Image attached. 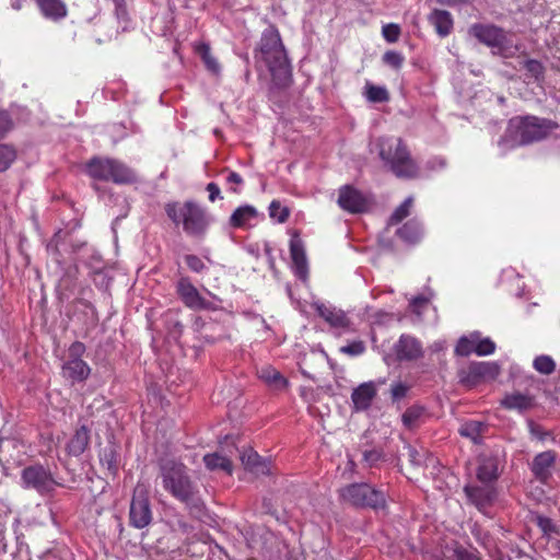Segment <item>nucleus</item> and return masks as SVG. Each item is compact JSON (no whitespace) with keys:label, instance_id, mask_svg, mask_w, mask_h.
Segmentation results:
<instances>
[{"label":"nucleus","instance_id":"nucleus-1","mask_svg":"<svg viewBox=\"0 0 560 560\" xmlns=\"http://www.w3.org/2000/svg\"><path fill=\"white\" fill-rule=\"evenodd\" d=\"M158 465V477L163 490L171 498L184 504L189 515L201 518L206 512V504L200 486L192 476L191 469L176 458H161Z\"/></svg>","mask_w":560,"mask_h":560},{"label":"nucleus","instance_id":"nucleus-2","mask_svg":"<svg viewBox=\"0 0 560 560\" xmlns=\"http://www.w3.org/2000/svg\"><path fill=\"white\" fill-rule=\"evenodd\" d=\"M164 210L174 225L182 226L184 233L191 237H205L213 221L206 208L194 200L168 202Z\"/></svg>","mask_w":560,"mask_h":560},{"label":"nucleus","instance_id":"nucleus-3","mask_svg":"<svg viewBox=\"0 0 560 560\" xmlns=\"http://www.w3.org/2000/svg\"><path fill=\"white\" fill-rule=\"evenodd\" d=\"M255 57L269 69L273 80L285 84L290 79V66L278 30L269 25L262 33Z\"/></svg>","mask_w":560,"mask_h":560},{"label":"nucleus","instance_id":"nucleus-4","mask_svg":"<svg viewBox=\"0 0 560 560\" xmlns=\"http://www.w3.org/2000/svg\"><path fill=\"white\" fill-rule=\"evenodd\" d=\"M378 155L397 177L413 178L419 167L400 138L382 137L377 140Z\"/></svg>","mask_w":560,"mask_h":560},{"label":"nucleus","instance_id":"nucleus-5","mask_svg":"<svg viewBox=\"0 0 560 560\" xmlns=\"http://www.w3.org/2000/svg\"><path fill=\"white\" fill-rule=\"evenodd\" d=\"M556 126L536 116L514 117L509 121L508 135L515 144L524 145L545 139Z\"/></svg>","mask_w":560,"mask_h":560},{"label":"nucleus","instance_id":"nucleus-6","mask_svg":"<svg viewBox=\"0 0 560 560\" xmlns=\"http://www.w3.org/2000/svg\"><path fill=\"white\" fill-rule=\"evenodd\" d=\"M469 33L480 43L491 48L493 55L502 58H512L518 50L508 33L493 24H474Z\"/></svg>","mask_w":560,"mask_h":560},{"label":"nucleus","instance_id":"nucleus-7","mask_svg":"<svg viewBox=\"0 0 560 560\" xmlns=\"http://www.w3.org/2000/svg\"><path fill=\"white\" fill-rule=\"evenodd\" d=\"M88 174L98 180L113 182L118 185L137 180L136 173L124 163L109 158H92L86 163Z\"/></svg>","mask_w":560,"mask_h":560},{"label":"nucleus","instance_id":"nucleus-8","mask_svg":"<svg viewBox=\"0 0 560 560\" xmlns=\"http://www.w3.org/2000/svg\"><path fill=\"white\" fill-rule=\"evenodd\" d=\"M341 497L355 506H369L376 510L385 508L386 504L384 492L369 483H352L342 489Z\"/></svg>","mask_w":560,"mask_h":560},{"label":"nucleus","instance_id":"nucleus-9","mask_svg":"<svg viewBox=\"0 0 560 560\" xmlns=\"http://www.w3.org/2000/svg\"><path fill=\"white\" fill-rule=\"evenodd\" d=\"M21 480L23 488L36 490L42 495L50 494L59 486L50 471L42 465L25 467Z\"/></svg>","mask_w":560,"mask_h":560},{"label":"nucleus","instance_id":"nucleus-10","mask_svg":"<svg viewBox=\"0 0 560 560\" xmlns=\"http://www.w3.org/2000/svg\"><path fill=\"white\" fill-rule=\"evenodd\" d=\"M500 374V366L495 362H471L458 371L459 383L468 388L494 380Z\"/></svg>","mask_w":560,"mask_h":560},{"label":"nucleus","instance_id":"nucleus-11","mask_svg":"<svg viewBox=\"0 0 560 560\" xmlns=\"http://www.w3.org/2000/svg\"><path fill=\"white\" fill-rule=\"evenodd\" d=\"M129 522L135 528L141 529L152 522V510L148 491L143 486L135 488L129 510Z\"/></svg>","mask_w":560,"mask_h":560},{"label":"nucleus","instance_id":"nucleus-12","mask_svg":"<svg viewBox=\"0 0 560 560\" xmlns=\"http://www.w3.org/2000/svg\"><path fill=\"white\" fill-rule=\"evenodd\" d=\"M338 206L349 213H363L369 210V196L351 185L341 186L338 190Z\"/></svg>","mask_w":560,"mask_h":560},{"label":"nucleus","instance_id":"nucleus-13","mask_svg":"<svg viewBox=\"0 0 560 560\" xmlns=\"http://www.w3.org/2000/svg\"><path fill=\"white\" fill-rule=\"evenodd\" d=\"M313 307L338 336L353 330L350 318L342 310L322 302H315Z\"/></svg>","mask_w":560,"mask_h":560},{"label":"nucleus","instance_id":"nucleus-14","mask_svg":"<svg viewBox=\"0 0 560 560\" xmlns=\"http://www.w3.org/2000/svg\"><path fill=\"white\" fill-rule=\"evenodd\" d=\"M176 292L185 306L190 310H214L212 303L200 295L188 277H182L177 281Z\"/></svg>","mask_w":560,"mask_h":560},{"label":"nucleus","instance_id":"nucleus-15","mask_svg":"<svg viewBox=\"0 0 560 560\" xmlns=\"http://www.w3.org/2000/svg\"><path fill=\"white\" fill-rule=\"evenodd\" d=\"M464 491L469 501L485 514L498 497L495 485L490 483L467 485Z\"/></svg>","mask_w":560,"mask_h":560},{"label":"nucleus","instance_id":"nucleus-16","mask_svg":"<svg viewBox=\"0 0 560 560\" xmlns=\"http://www.w3.org/2000/svg\"><path fill=\"white\" fill-rule=\"evenodd\" d=\"M396 359L402 361H415L423 355L421 342L413 336L404 334L394 345Z\"/></svg>","mask_w":560,"mask_h":560},{"label":"nucleus","instance_id":"nucleus-17","mask_svg":"<svg viewBox=\"0 0 560 560\" xmlns=\"http://www.w3.org/2000/svg\"><path fill=\"white\" fill-rule=\"evenodd\" d=\"M290 255L294 267L295 275L305 280L307 277V258L305 254L304 243L300 235L295 232L290 240Z\"/></svg>","mask_w":560,"mask_h":560},{"label":"nucleus","instance_id":"nucleus-18","mask_svg":"<svg viewBox=\"0 0 560 560\" xmlns=\"http://www.w3.org/2000/svg\"><path fill=\"white\" fill-rule=\"evenodd\" d=\"M240 458L245 469L256 476L268 475L270 472V460L262 458L253 448L242 451Z\"/></svg>","mask_w":560,"mask_h":560},{"label":"nucleus","instance_id":"nucleus-19","mask_svg":"<svg viewBox=\"0 0 560 560\" xmlns=\"http://www.w3.org/2000/svg\"><path fill=\"white\" fill-rule=\"evenodd\" d=\"M91 373L89 364L81 358L68 359L62 364V375L71 383L84 382Z\"/></svg>","mask_w":560,"mask_h":560},{"label":"nucleus","instance_id":"nucleus-20","mask_svg":"<svg viewBox=\"0 0 560 560\" xmlns=\"http://www.w3.org/2000/svg\"><path fill=\"white\" fill-rule=\"evenodd\" d=\"M375 396L376 388L372 382L361 384L351 394L353 408L357 411L366 410L371 406Z\"/></svg>","mask_w":560,"mask_h":560},{"label":"nucleus","instance_id":"nucleus-21","mask_svg":"<svg viewBox=\"0 0 560 560\" xmlns=\"http://www.w3.org/2000/svg\"><path fill=\"white\" fill-rule=\"evenodd\" d=\"M501 405L509 410H517L524 412L533 409L536 406L535 397L529 394L520 392L506 394L501 401Z\"/></svg>","mask_w":560,"mask_h":560},{"label":"nucleus","instance_id":"nucleus-22","mask_svg":"<svg viewBox=\"0 0 560 560\" xmlns=\"http://www.w3.org/2000/svg\"><path fill=\"white\" fill-rule=\"evenodd\" d=\"M499 478V462L495 457H483L477 469V479L480 483L494 485Z\"/></svg>","mask_w":560,"mask_h":560},{"label":"nucleus","instance_id":"nucleus-23","mask_svg":"<svg viewBox=\"0 0 560 560\" xmlns=\"http://www.w3.org/2000/svg\"><path fill=\"white\" fill-rule=\"evenodd\" d=\"M556 455L552 451H546L537 454L532 463V471L539 480H546L550 475V468L553 466Z\"/></svg>","mask_w":560,"mask_h":560},{"label":"nucleus","instance_id":"nucleus-24","mask_svg":"<svg viewBox=\"0 0 560 560\" xmlns=\"http://www.w3.org/2000/svg\"><path fill=\"white\" fill-rule=\"evenodd\" d=\"M429 22L441 37L447 36L453 28L452 15L445 10H433L429 15Z\"/></svg>","mask_w":560,"mask_h":560},{"label":"nucleus","instance_id":"nucleus-25","mask_svg":"<svg viewBox=\"0 0 560 560\" xmlns=\"http://www.w3.org/2000/svg\"><path fill=\"white\" fill-rule=\"evenodd\" d=\"M396 234L406 243L415 244L423 236V226L418 219H411L396 231Z\"/></svg>","mask_w":560,"mask_h":560},{"label":"nucleus","instance_id":"nucleus-26","mask_svg":"<svg viewBox=\"0 0 560 560\" xmlns=\"http://www.w3.org/2000/svg\"><path fill=\"white\" fill-rule=\"evenodd\" d=\"M488 425L482 421L469 420L464 422L458 432L462 436L471 440L475 444L482 443V436L487 432Z\"/></svg>","mask_w":560,"mask_h":560},{"label":"nucleus","instance_id":"nucleus-27","mask_svg":"<svg viewBox=\"0 0 560 560\" xmlns=\"http://www.w3.org/2000/svg\"><path fill=\"white\" fill-rule=\"evenodd\" d=\"M258 215V211L255 207L244 205L234 210L231 214L229 223L232 228H246L247 224Z\"/></svg>","mask_w":560,"mask_h":560},{"label":"nucleus","instance_id":"nucleus-28","mask_svg":"<svg viewBox=\"0 0 560 560\" xmlns=\"http://www.w3.org/2000/svg\"><path fill=\"white\" fill-rule=\"evenodd\" d=\"M43 15L50 20H59L67 15L66 4L61 0H36Z\"/></svg>","mask_w":560,"mask_h":560},{"label":"nucleus","instance_id":"nucleus-29","mask_svg":"<svg viewBox=\"0 0 560 560\" xmlns=\"http://www.w3.org/2000/svg\"><path fill=\"white\" fill-rule=\"evenodd\" d=\"M90 442V433L86 427L79 428L68 443V452L73 456L81 455L88 447Z\"/></svg>","mask_w":560,"mask_h":560},{"label":"nucleus","instance_id":"nucleus-30","mask_svg":"<svg viewBox=\"0 0 560 560\" xmlns=\"http://www.w3.org/2000/svg\"><path fill=\"white\" fill-rule=\"evenodd\" d=\"M259 378L275 389H282L287 386V380L279 371L271 366H264L258 371Z\"/></svg>","mask_w":560,"mask_h":560},{"label":"nucleus","instance_id":"nucleus-31","mask_svg":"<svg viewBox=\"0 0 560 560\" xmlns=\"http://www.w3.org/2000/svg\"><path fill=\"white\" fill-rule=\"evenodd\" d=\"M203 463L209 470L221 469L228 474H232V462L219 453L206 454Z\"/></svg>","mask_w":560,"mask_h":560},{"label":"nucleus","instance_id":"nucleus-32","mask_svg":"<svg viewBox=\"0 0 560 560\" xmlns=\"http://www.w3.org/2000/svg\"><path fill=\"white\" fill-rule=\"evenodd\" d=\"M478 331L471 332L469 336H463L457 341L455 353L459 357H467L471 353L477 354Z\"/></svg>","mask_w":560,"mask_h":560},{"label":"nucleus","instance_id":"nucleus-33","mask_svg":"<svg viewBox=\"0 0 560 560\" xmlns=\"http://www.w3.org/2000/svg\"><path fill=\"white\" fill-rule=\"evenodd\" d=\"M196 52L200 56L202 59L206 68L212 72V73H219L220 72V65L215 57L212 56L210 46L206 43H200L195 46Z\"/></svg>","mask_w":560,"mask_h":560},{"label":"nucleus","instance_id":"nucleus-34","mask_svg":"<svg viewBox=\"0 0 560 560\" xmlns=\"http://www.w3.org/2000/svg\"><path fill=\"white\" fill-rule=\"evenodd\" d=\"M523 68L526 71V78L529 81L540 83L545 78V66L536 59H527L523 62Z\"/></svg>","mask_w":560,"mask_h":560},{"label":"nucleus","instance_id":"nucleus-35","mask_svg":"<svg viewBox=\"0 0 560 560\" xmlns=\"http://www.w3.org/2000/svg\"><path fill=\"white\" fill-rule=\"evenodd\" d=\"M413 206V198L411 196L407 197L401 205H399L393 214L389 217L388 225H395L400 223L404 219H406L411 211Z\"/></svg>","mask_w":560,"mask_h":560},{"label":"nucleus","instance_id":"nucleus-36","mask_svg":"<svg viewBox=\"0 0 560 560\" xmlns=\"http://www.w3.org/2000/svg\"><path fill=\"white\" fill-rule=\"evenodd\" d=\"M100 460L102 466L106 467L108 471L116 474L118 467L117 453L113 446H107L102 451Z\"/></svg>","mask_w":560,"mask_h":560},{"label":"nucleus","instance_id":"nucleus-37","mask_svg":"<svg viewBox=\"0 0 560 560\" xmlns=\"http://www.w3.org/2000/svg\"><path fill=\"white\" fill-rule=\"evenodd\" d=\"M536 524L542 532L544 536L551 540L552 535H560V530L558 526L553 523V521L547 516L537 515Z\"/></svg>","mask_w":560,"mask_h":560},{"label":"nucleus","instance_id":"nucleus-38","mask_svg":"<svg viewBox=\"0 0 560 560\" xmlns=\"http://www.w3.org/2000/svg\"><path fill=\"white\" fill-rule=\"evenodd\" d=\"M365 90V96L370 102L383 103L389 98L388 92L384 86L366 84Z\"/></svg>","mask_w":560,"mask_h":560},{"label":"nucleus","instance_id":"nucleus-39","mask_svg":"<svg viewBox=\"0 0 560 560\" xmlns=\"http://www.w3.org/2000/svg\"><path fill=\"white\" fill-rule=\"evenodd\" d=\"M16 159V151L9 144H0V173L7 171Z\"/></svg>","mask_w":560,"mask_h":560},{"label":"nucleus","instance_id":"nucleus-40","mask_svg":"<svg viewBox=\"0 0 560 560\" xmlns=\"http://www.w3.org/2000/svg\"><path fill=\"white\" fill-rule=\"evenodd\" d=\"M534 369L545 375L551 374L556 369V363L549 355H538L533 362Z\"/></svg>","mask_w":560,"mask_h":560},{"label":"nucleus","instance_id":"nucleus-41","mask_svg":"<svg viewBox=\"0 0 560 560\" xmlns=\"http://www.w3.org/2000/svg\"><path fill=\"white\" fill-rule=\"evenodd\" d=\"M423 413V408L419 406L409 407L402 415V423L406 428L412 429L417 425Z\"/></svg>","mask_w":560,"mask_h":560},{"label":"nucleus","instance_id":"nucleus-42","mask_svg":"<svg viewBox=\"0 0 560 560\" xmlns=\"http://www.w3.org/2000/svg\"><path fill=\"white\" fill-rule=\"evenodd\" d=\"M290 211L287 207H283L280 201L272 200L269 205V215L278 223H283L288 220Z\"/></svg>","mask_w":560,"mask_h":560},{"label":"nucleus","instance_id":"nucleus-43","mask_svg":"<svg viewBox=\"0 0 560 560\" xmlns=\"http://www.w3.org/2000/svg\"><path fill=\"white\" fill-rule=\"evenodd\" d=\"M383 61L390 68L398 70L402 67L405 57L398 51L389 50L383 55Z\"/></svg>","mask_w":560,"mask_h":560},{"label":"nucleus","instance_id":"nucleus-44","mask_svg":"<svg viewBox=\"0 0 560 560\" xmlns=\"http://www.w3.org/2000/svg\"><path fill=\"white\" fill-rule=\"evenodd\" d=\"M432 296L433 294L431 292L429 294H420L418 296H415L410 301V307L412 312H415L418 315H421L422 310L429 305Z\"/></svg>","mask_w":560,"mask_h":560},{"label":"nucleus","instance_id":"nucleus-45","mask_svg":"<svg viewBox=\"0 0 560 560\" xmlns=\"http://www.w3.org/2000/svg\"><path fill=\"white\" fill-rule=\"evenodd\" d=\"M477 354L478 355H489L494 352L495 345L490 338H481V335L478 332V341H477Z\"/></svg>","mask_w":560,"mask_h":560},{"label":"nucleus","instance_id":"nucleus-46","mask_svg":"<svg viewBox=\"0 0 560 560\" xmlns=\"http://www.w3.org/2000/svg\"><path fill=\"white\" fill-rule=\"evenodd\" d=\"M383 457H384V455L381 450L373 448V450H365L363 452V462L369 467L377 466V464L383 459Z\"/></svg>","mask_w":560,"mask_h":560},{"label":"nucleus","instance_id":"nucleus-47","mask_svg":"<svg viewBox=\"0 0 560 560\" xmlns=\"http://www.w3.org/2000/svg\"><path fill=\"white\" fill-rule=\"evenodd\" d=\"M340 351L345 354L357 357L365 351V345L361 340L352 341L340 348Z\"/></svg>","mask_w":560,"mask_h":560},{"label":"nucleus","instance_id":"nucleus-48","mask_svg":"<svg viewBox=\"0 0 560 560\" xmlns=\"http://www.w3.org/2000/svg\"><path fill=\"white\" fill-rule=\"evenodd\" d=\"M382 34L388 43H395L400 35V27L397 24L389 23L383 26Z\"/></svg>","mask_w":560,"mask_h":560},{"label":"nucleus","instance_id":"nucleus-49","mask_svg":"<svg viewBox=\"0 0 560 560\" xmlns=\"http://www.w3.org/2000/svg\"><path fill=\"white\" fill-rule=\"evenodd\" d=\"M185 262L188 266V268L196 273H201L206 269L203 261L197 255H186Z\"/></svg>","mask_w":560,"mask_h":560},{"label":"nucleus","instance_id":"nucleus-50","mask_svg":"<svg viewBox=\"0 0 560 560\" xmlns=\"http://www.w3.org/2000/svg\"><path fill=\"white\" fill-rule=\"evenodd\" d=\"M409 390V386L402 382H396L392 384L390 387V395L393 400H400L402 399Z\"/></svg>","mask_w":560,"mask_h":560},{"label":"nucleus","instance_id":"nucleus-51","mask_svg":"<svg viewBox=\"0 0 560 560\" xmlns=\"http://www.w3.org/2000/svg\"><path fill=\"white\" fill-rule=\"evenodd\" d=\"M43 560H72L71 553L67 549L51 550L44 555Z\"/></svg>","mask_w":560,"mask_h":560},{"label":"nucleus","instance_id":"nucleus-52","mask_svg":"<svg viewBox=\"0 0 560 560\" xmlns=\"http://www.w3.org/2000/svg\"><path fill=\"white\" fill-rule=\"evenodd\" d=\"M12 128V120L7 112H0V138Z\"/></svg>","mask_w":560,"mask_h":560},{"label":"nucleus","instance_id":"nucleus-53","mask_svg":"<svg viewBox=\"0 0 560 560\" xmlns=\"http://www.w3.org/2000/svg\"><path fill=\"white\" fill-rule=\"evenodd\" d=\"M68 352H69L68 359L81 358L82 354L85 352V346H84V343H82L80 341H75L69 347Z\"/></svg>","mask_w":560,"mask_h":560},{"label":"nucleus","instance_id":"nucleus-54","mask_svg":"<svg viewBox=\"0 0 560 560\" xmlns=\"http://www.w3.org/2000/svg\"><path fill=\"white\" fill-rule=\"evenodd\" d=\"M206 190L209 192V200L211 202H214L217 199L222 198L220 187L213 182L207 185Z\"/></svg>","mask_w":560,"mask_h":560},{"label":"nucleus","instance_id":"nucleus-55","mask_svg":"<svg viewBox=\"0 0 560 560\" xmlns=\"http://www.w3.org/2000/svg\"><path fill=\"white\" fill-rule=\"evenodd\" d=\"M226 183L228 184H235V185H242L243 184V178L242 176L236 173V172H229L228 176H226Z\"/></svg>","mask_w":560,"mask_h":560},{"label":"nucleus","instance_id":"nucleus-56","mask_svg":"<svg viewBox=\"0 0 560 560\" xmlns=\"http://www.w3.org/2000/svg\"><path fill=\"white\" fill-rule=\"evenodd\" d=\"M529 431L533 436L539 440H544L545 433L542 432L541 428L535 424L533 421L529 422Z\"/></svg>","mask_w":560,"mask_h":560},{"label":"nucleus","instance_id":"nucleus-57","mask_svg":"<svg viewBox=\"0 0 560 560\" xmlns=\"http://www.w3.org/2000/svg\"><path fill=\"white\" fill-rule=\"evenodd\" d=\"M456 560H480V559L466 550H456Z\"/></svg>","mask_w":560,"mask_h":560},{"label":"nucleus","instance_id":"nucleus-58","mask_svg":"<svg viewBox=\"0 0 560 560\" xmlns=\"http://www.w3.org/2000/svg\"><path fill=\"white\" fill-rule=\"evenodd\" d=\"M26 0H11V7L14 10H21Z\"/></svg>","mask_w":560,"mask_h":560},{"label":"nucleus","instance_id":"nucleus-59","mask_svg":"<svg viewBox=\"0 0 560 560\" xmlns=\"http://www.w3.org/2000/svg\"><path fill=\"white\" fill-rule=\"evenodd\" d=\"M549 542L551 544V548L560 555V539L552 538Z\"/></svg>","mask_w":560,"mask_h":560},{"label":"nucleus","instance_id":"nucleus-60","mask_svg":"<svg viewBox=\"0 0 560 560\" xmlns=\"http://www.w3.org/2000/svg\"><path fill=\"white\" fill-rule=\"evenodd\" d=\"M444 348L443 341H436L431 346L432 351H441Z\"/></svg>","mask_w":560,"mask_h":560},{"label":"nucleus","instance_id":"nucleus-61","mask_svg":"<svg viewBox=\"0 0 560 560\" xmlns=\"http://www.w3.org/2000/svg\"><path fill=\"white\" fill-rule=\"evenodd\" d=\"M410 456H411V460L413 464H416V465L421 464V460H420V458L417 457V452L415 450H410Z\"/></svg>","mask_w":560,"mask_h":560},{"label":"nucleus","instance_id":"nucleus-62","mask_svg":"<svg viewBox=\"0 0 560 560\" xmlns=\"http://www.w3.org/2000/svg\"><path fill=\"white\" fill-rule=\"evenodd\" d=\"M112 1L115 3L116 8L119 9L124 5L125 0H112Z\"/></svg>","mask_w":560,"mask_h":560},{"label":"nucleus","instance_id":"nucleus-63","mask_svg":"<svg viewBox=\"0 0 560 560\" xmlns=\"http://www.w3.org/2000/svg\"><path fill=\"white\" fill-rule=\"evenodd\" d=\"M478 539L481 541L482 545H487L486 538H488V534H483V537L481 538L479 534L477 535Z\"/></svg>","mask_w":560,"mask_h":560},{"label":"nucleus","instance_id":"nucleus-64","mask_svg":"<svg viewBox=\"0 0 560 560\" xmlns=\"http://www.w3.org/2000/svg\"><path fill=\"white\" fill-rule=\"evenodd\" d=\"M439 165H440V167H444L445 163L442 159H439Z\"/></svg>","mask_w":560,"mask_h":560}]
</instances>
